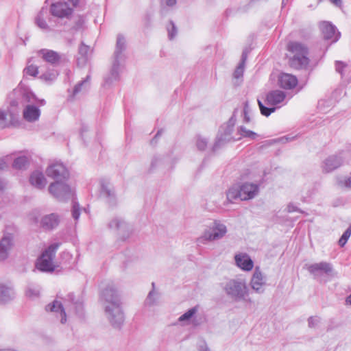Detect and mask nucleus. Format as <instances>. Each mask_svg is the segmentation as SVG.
<instances>
[{"label":"nucleus","mask_w":351,"mask_h":351,"mask_svg":"<svg viewBox=\"0 0 351 351\" xmlns=\"http://www.w3.org/2000/svg\"><path fill=\"white\" fill-rule=\"evenodd\" d=\"M287 49L293 56L289 58V63L291 67L295 69H306L310 62L308 57V47L299 41H290Z\"/></svg>","instance_id":"f257e3e1"},{"label":"nucleus","mask_w":351,"mask_h":351,"mask_svg":"<svg viewBox=\"0 0 351 351\" xmlns=\"http://www.w3.org/2000/svg\"><path fill=\"white\" fill-rule=\"evenodd\" d=\"M49 193L59 201H66L73 199L74 193L70 186L62 181H56L49 186ZM80 215V205L73 199L72 216L77 220Z\"/></svg>","instance_id":"f03ea898"},{"label":"nucleus","mask_w":351,"mask_h":351,"mask_svg":"<svg viewBox=\"0 0 351 351\" xmlns=\"http://www.w3.org/2000/svg\"><path fill=\"white\" fill-rule=\"evenodd\" d=\"M10 106L14 109L10 110V113L12 116L19 106H25L26 104H37L40 106H44L45 101L44 99H38L35 95L31 91L22 89L16 88L10 94Z\"/></svg>","instance_id":"7ed1b4c3"},{"label":"nucleus","mask_w":351,"mask_h":351,"mask_svg":"<svg viewBox=\"0 0 351 351\" xmlns=\"http://www.w3.org/2000/svg\"><path fill=\"white\" fill-rule=\"evenodd\" d=\"M226 226L220 221L215 220L213 223L205 229L202 234L197 238L198 246L206 245L210 242L221 239L227 233Z\"/></svg>","instance_id":"20e7f679"},{"label":"nucleus","mask_w":351,"mask_h":351,"mask_svg":"<svg viewBox=\"0 0 351 351\" xmlns=\"http://www.w3.org/2000/svg\"><path fill=\"white\" fill-rule=\"evenodd\" d=\"M125 40L123 35L119 34L117 38L116 48L114 53V61L109 75L105 78V84L110 85L119 80L120 60L125 49Z\"/></svg>","instance_id":"39448f33"},{"label":"nucleus","mask_w":351,"mask_h":351,"mask_svg":"<svg viewBox=\"0 0 351 351\" xmlns=\"http://www.w3.org/2000/svg\"><path fill=\"white\" fill-rule=\"evenodd\" d=\"M285 97L286 94L280 90H274L267 93L265 95L264 101L268 106V107L265 106L261 100L258 99V104L261 114L265 117H269L276 110V108L273 106L282 102Z\"/></svg>","instance_id":"423d86ee"},{"label":"nucleus","mask_w":351,"mask_h":351,"mask_svg":"<svg viewBox=\"0 0 351 351\" xmlns=\"http://www.w3.org/2000/svg\"><path fill=\"white\" fill-rule=\"evenodd\" d=\"M226 293L234 300H245L248 289L245 280L241 279H230L223 287Z\"/></svg>","instance_id":"0eeeda50"},{"label":"nucleus","mask_w":351,"mask_h":351,"mask_svg":"<svg viewBox=\"0 0 351 351\" xmlns=\"http://www.w3.org/2000/svg\"><path fill=\"white\" fill-rule=\"evenodd\" d=\"M60 245V243H54L42 253L36 263L38 269L44 272H52L55 270L56 265L53 263V258Z\"/></svg>","instance_id":"6e6552de"},{"label":"nucleus","mask_w":351,"mask_h":351,"mask_svg":"<svg viewBox=\"0 0 351 351\" xmlns=\"http://www.w3.org/2000/svg\"><path fill=\"white\" fill-rule=\"evenodd\" d=\"M235 123L236 116L234 113L228 120V123L221 126L216 141L213 146V152H216L226 143L234 140L232 136V134Z\"/></svg>","instance_id":"1a4fd4ad"},{"label":"nucleus","mask_w":351,"mask_h":351,"mask_svg":"<svg viewBox=\"0 0 351 351\" xmlns=\"http://www.w3.org/2000/svg\"><path fill=\"white\" fill-rule=\"evenodd\" d=\"M306 267L315 279L323 274L330 275L333 270L332 265L330 263L325 261L306 265Z\"/></svg>","instance_id":"9d476101"},{"label":"nucleus","mask_w":351,"mask_h":351,"mask_svg":"<svg viewBox=\"0 0 351 351\" xmlns=\"http://www.w3.org/2000/svg\"><path fill=\"white\" fill-rule=\"evenodd\" d=\"M49 10L52 16L60 19H69L73 13V9L62 1L51 3Z\"/></svg>","instance_id":"9b49d317"},{"label":"nucleus","mask_w":351,"mask_h":351,"mask_svg":"<svg viewBox=\"0 0 351 351\" xmlns=\"http://www.w3.org/2000/svg\"><path fill=\"white\" fill-rule=\"evenodd\" d=\"M46 174L56 181H62L69 177V172L65 166L61 162L51 164L46 169Z\"/></svg>","instance_id":"f8f14e48"},{"label":"nucleus","mask_w":351,"mask_h":351,"mask_svg":"<svg viewBox=\"0 0 351 351\" xmlns=\"http://www.w3.org/2000/svg\"><path fill=\"white\" fill-rule=\"evenodd\" d=\"M105 315L114 328L119 329L123 324L125 315L121 308H105Z\"/></svg>","instance_id":"ddd939ff"},{"label":"nucleus","mask_w":351,"mask_h":351,"mask_svg":"<svg viewBox=\"0 0 351 351\" xmlns=\"http://www.w3.org/2000/svg\"><path fill=\"white\" fill-rule=\"evenodd\" d=\"M346 158V152H340L338 155L328 156L322 164V170L325 173H330L339 168L343 162Z\"/></svg>","instance_id":"4468645a"},{"label":"nucleus","mask_w":351,"mask_h":351,"mask_svg":"<svg viewBox=\"0 0 351 351\" xmlns=\"http://www.w3.org/2000/svg\"><path fill=\"white\" fill-rule=\"evenodd\" d=\"M64 305H72L74 307H82L84 304V298L79 295L75 296L73 293H69L64 299V304L58 300L49 303L47 307H63Z\"/></svg>","instance_id":"2eb2a0df"},{"label":"nucleus","mask_w":351,"mask_h":351,"mask_svg":"<svg viewBox=\"0 0 351 351\" xmlns=\"http://www.w3.org/2000/svg\"><path fill=\"white\" fill-rule=\"evenodd\" d=\"M252 289L258 293H262L265 291V286L266 285V277L260 270L258 267H256L253 273L250 281Z\"/></svg>","instance_id":"dca6fc26"},{"label":"nucleus","mask_w":351,"mask_h":351,"mask_svg":"<svg viewBox=\"0 0 351 351\" xmlns=\"http://www.w3.org/2000/svg\"><path fill=\"white\" fill-rule=\"evenodd\" d=\"M319 27L325 40H331V43H333L339 39L340 32L337 31L336 27L332 23L324 21Z\"/></svg>","instance_id":"f3484780"},{"label":"nucleus","mask_w":351,"mask_h":351,"mask_svg":"<svg viewBox=\"0 0 351 351\" xmlns=\"http://www.w3.org/2000/svg\"><path fill=\"white\" fill-rule=\"evenodd\" d=\"M38 53L45 62L52 66H58L62 62V55L52 49H41Z\"/></svg>","instance_id":"a211bd4d"},{"label":"nucleus","mask_w":351,"mask_h":351,"mask_svg":"<svg viewBox=\"0 0 351 351\" xmlns=\"http://www.w3.org/2000/svg\"><path fill=\"white\" fill-rule=\"evenodd\" d=\"M110 230L117 232L119 234H123L122 239H125V234L128 237L129 227L127 223L121 218L114 217L108 224Z\"/></svg>","instance_id":"6ab92c4d"},{"label":"nucleus","mask_w":351,"mask_h":351,"mask_svg":"<svg viewBox=\"0 0 351 351\" xmlns=\"http://www.w3.org/2000/svg\"><path fill=\"white\" fill-rule=\"evenodd\" d=\"M241 200L245 201L254 198L258 193L259 185L245 182L240 185Z\"/></svg>","instance_id":"aec40b11"},{"label":"nucleus","mask_w":351,"mask_h":351,"mask_svg":"<svg viewBox=\"0 0 351 351\" xmlns=\"http://www.w3.org/2000/svg\"><path fill=\"white\" fill-rule=\"evenodd\" d=\"M24 107L23 116L25 121L32 123L38 121L40 116V110L38 107L33 104H26Z\"/></svg>","instance_id":"412c9836"},{"label":"nucleus","mask_w":351,"mask_h":351,"mask_svg":"<svg viewBox=\"0 0 351 351\" xmlns=\"http://www.w3.org/2000/svg\"><path fill=\"white\" fill-rule=\"evenodd\" d=\"M49 18L48 9L46 7H43L35 17V24L43 31L49 32L52 30L50 26L47 23V19Z\"/></svg>","instance_id":"4be33fe9"},{"label":"nucleus","mask_w":351,"mask_h":351,"mask_svg":"<svg viewBox=\"0 0 351 351\" xmlns=\"http://www.w3.org/2000/svg\"><path fill=\"white\" fill-rule=\"evenodd\" d=\"M101 298L114 306V307H119L120 306L119 296L117 290L112 287H107L104 289L101 293Z\"/></svg>","instance_id":"5701e85b"},{"label":"nucleus","mask_w":351,"mask_h":351,"mask_svg":"<svg viewBox=\"0 0 351 351\" xmlns=\"http://www.w3.org/2000/svg\"><path fill=\"white\" fill-rule=\"evenodd\" d=\"M236 265L242 270L250 271L254 267V262L246 253L236 254L234 256Z\"/></svg>","instance_id":"b1692460"},{"label":"nucleus","mask_w":351,"mask_h":351,"mask_svg":"<svg viewBox=\"0 0 351 351\" xmlns=\"http://www.w3.org/2000/svg\"><path fill=\"white\" fill-rule=\"evenodd\" d=\"M298 82L297 77L289 73H282L278 78V85L284 89H292L297 86Z\"/></svg>","instance_id":"393cba45"},{"label":"nucleus","mask_w":351,"mask_h":351,"mask_svg":"<svg viewBox=\"0 0 351 351\" xmlns=\"http://www.w3.org/2000/svg\"><path fill=\"white\" fill-rule=\"evenodd\" d=\"M14 297L15 293L11 285L0 284V303H5Z\"/></svg>","instance_id":"a878e982"},{"label":"nucleus","mask_w":351,"mask_h":351,"mask_svg":"<svg viewBox=\"0 0 351 351\" xmlns=\"http://www.w3.org/2000/svg\"><path fill=\"white\" fill-rule=\"evenodd\" d=\"M29 182L34 187L38 189H43L47 184V180L43 172L35 171L29 177Z\"/></svg>","instance_id":"bb28decb"},{"label":"nucleus","mask_w":351,"mask_h":351,"mask_svg":"<svg viewBox=\"0 0 351 351\" xmlns=\"http://www.w3.org/2000/svg\"><path fill=\"white\" fill-rule=\"evenodd\" d=\"M59 217L56 214L51 213L42 218L41 226L46 230H52L59 223Z\"/></svg>","instance_id":"cd10ccee"},{"label":"nucleus","mask_w":351,"mask_h":351,"mask_svg":"<svg viewBox=\"0 0 351 351\" xmlns=\"http://www.w3.org/2000/svg\"><path fill=\"white\" fill-rule=\"evenodd\" d=\"M12 246V238L5 236L0 241V261L5 260L8 256V250Z\"/></svg>","instance_id":"c85d7f7f"},{"label":"nucleus","mask_w":351,"mask_h":351,"mask_svg":"<svg viewBox=\"0 0 351 351\" xmlns=\"http://www.w3.org/2000/svg\"><path fill=\"white\" fill-rule=\"evenodd\" d=\"M8 101H9V104H10V95L8 96ZM19 108H17V110L14 112V113L12 116H11L9 110H13L14 109V108H12L10 105L8 108L7 112H5L3 110H0V128L1 129L5 128L9 125V123L7 121V115L9 114L11 119H12L14 118V117L15 116V114L19 112Z\"/></svg>","instance_id":"c756f323"},{"label":"nucleus","mask_w":351,"mask_h":351,"mask_svg":"<svg viewBox=\"0 0 351 351\" xmlns=\"http://www.w3.org/2000/svg\"><path fill=\"white\" fill-rule=\"evenodd\" d=\"M226 197L229 202H232L237 199L241 200L240 185L235 184L232 186L226 192Z\"/></svg>","instance_id":"7c9ffc66"},{"label":"nucleus","mask_w":351,"mask_h":351,"mask_svg":"<svg viewBox=\"0 0 351 351\" xmlns=\"http://www.w3.org/2000/svg\"><path fill=\"white\" fill-rule=\"evenodd\" d=\"M238 134L240 135V137L238 139H241L242 138H249L251 140H254L258 137V134L250 130H247L245 127L241 125L237 129Z\"/></svg>","instance_id":"2f4dec72"},{"label":"nucleus","mask_w":351,"mask_h":351,"mask_svg":"<svg viewBox=\"0 0 351 351\" xmlns=\"http://www.w3.org/2000/svg\"><path fill=\"white\" fill-rule=\"evenodd\" d=\"M89 51L90 47L84 43H82L79 47V54L81 57L77 59L78 64H84L87 62Z\"/></svg>","instance_id":"473e14b6"},{"label":"nucleus","mask_w":351,"mask_h":351,"mask_svg":"<svg viewBox=\"0 0 351 351\" xmlns=\"http://www.w3.org/2000/svg\"><path fill=\"white\" fill-rule=\"evenodd\" d=\"M58 71L53 69L48 70L45 73H43L40 76V79L47 83H51L58 77Z\"/></svg>","instance_id":"72a5a7b5"},{"label":"nucleus","mask_w":351,"mask_h":351,"mask_svg":"<svg viewBox=\"0 0 351 351\" xmlns=\"http://www.w3.org/2000/svg\"><path fill=\"white\" fill-rule=\"evenodd\" d=\"M336 184L340 189H350L351 188V176H337Z\"/></svg>","instance_id":"f704fd0d"},{"label":"nucleus","mask_w":351,"mask_h":351,"mask_svg":"<svg viewBox=\"0 0 351 351\" xmlns=\"http://www.w3.org/2000/svg\"><path fill=\"white\" fill-rule=\"evenodd\" d=\"M245 65L239 64L237 66L234 73L233 77L235 80L234 84L237 86H239L243 82V76L244 73Z\"/></svg>","instance_id":"c9c22d12"},{"label":"nucleus","mask_w":351,"mask_h":351,"mask_svg":"<svg viewBox=\"0 0 351 351\" xmlns=\"http://www.w3.org/2000/svg\"><path fill=\"white\" fill-rule=\"evenodd\" d=\"M90 75H87L86 77L77 83L73 90V95L75 96L80 93L83 88H86L89 86Z\"/></svg>","instance_id":"e433bc0d"},{"label":"nucleus","mask_w":351,"mask_h":351,"mask_svg":"<svg viewBox=\"0 0 351 351\" xmlns=\"http://www.w3.org/2000/svg\"><path fill=\"white\" fill-rule=\"evenodd\" d=\"M28 162V159L26 156H19L14 159L12 167L16 169H22L25 168Z\"/></svg>","instance_id":"4c0bfd02"},{"label":"nucleus","mask_w":351,"mask_h":351,"mask_svg":"<svg viewBox=\"0 0 351 351\" xmlns=\"http://www.w3.org/2000/svg\"><path fill=\"white\" fill-rule=\"evenodd\" d=\"M101 194L108 199V202L113 204L114 202V193L108 187V186L101 184Z\"/></svg>","instance_id":"58836bf2"},{"label":"nucleus","mask_w":351,"mask_h":351,"mask_svg":"<svg viewBox=\"0 0 351 351\" xmlns=\"http://www.w3.org/2000/svg\"><path fill=\"white\" fill-rule=\"evenodd\" d=\"M50 311L53 313L57 317H60L62 324L66 321V313L64 308H50Z\"/></svg>","instance_id":"ea45409f"},{"label":"nucleus","mask_w":351,"mask_h":351,"mask_svg":"<svg viewBox=\"0 0 351 351\" xmlns=\"http://www.w3.org/2000/svg\"><path fill=\"white\" fill-rule=\"evenodd\" d=\"M25 75L36 77L38 74V67L34 64L27 65L23 70Z\"/></svg>","instance_id":"a19ab883"},{"label":"nucleus","mask_w":351,"mask_h":351,"mask_svg":"<svg viewBox=\"0 0 351 351\" xmlns=\"http://www.w3.org/2000/svg\"><path fill=\"white\" fill-rule=\"evenodd\" d=\"M196 309L197 308H189V310L187 312H186L179 317L178 321L180 322H189L196 313Z\"/></svg>","instance_id":"79ce46f5"},{"label":"nucleus","mask_w":351,"mask_h":351,"mask_svg":"<svg viewBox=\"0 0 351 351\" xmlns=\"http://www.w3.org/2000/svg\"><path fill=\"white\" fill-rule=\"evenodd\" d=\"M351 235V226H349L346 231L343 233L342 236L339 240V245L341 247H343L347 243L348 239Z\"/></svg>","instance_id":"37998d69"},{"label":"nucleus","mask_w":351,"mask_h":351,"mask_svg":"<svg viewBox=\"0 0 351 351\" xmlns=\"http://www.w3.org/2000/svg\"><path fill=\"white\" fill-rule=\"evenodd\" d=\"M168 32V36L170 40L174 38L177 34V28L172 21H169V25L167 27Z\"/></svg>","instance_id":"c03bdc74"},{"label":"nucleus","mask_w":351,"mask_h":351,"mask_svg":"<svg viewBox=\"0 0 351 351\" xmlns=\"http://www.w3.org/2000/svg\"><path fill=\"white\" fill-rule=\"evenodd\" d=\"M196 145L199 150L204 151L207 147L208 141L206 138L198 136L197 138Z\"/></svg>","instance_id":"a18cd8bd"},{"label":"nucleus","mask_w":351,"mask_h":351,"mask_svg":"<svg viewBox=\"0 0 351 351\" xmlns=\"http://www.w3.org/2000/svg\"><path fill=\"white\" fill-rule=\"evenodd\" d=\"M39 293L40 289L38 287H32L29 286L26 290V295L31 298L38 296Z\"/></svg>","instance_id":"49530a36"},{"label":"nucleus","mask_w":351,"mask_h":351,"mask_svg":"<svg viewBox=\"0 0 351 351\" xmlns=\"http://www.w3.org/2000/svg\"><path fill=\"white\" fill-rule=\"evenodd\" d=\"M348 68V64L341 61L335 62V69L337 72L341 74V77H343L344 71Z\"/></svg>","instance_id":"de8ad7c7"},{"label":"nucleus","mask_w":351,"mask_h":351,"mask_svg":"<svg viewBox=\"0 0 351 351\" xmlns=\"http://www.w3.org/2000/svg\"><path fill=\"white\" fill-rule=\"evenodd\" d=\"M250 108L249 106V102L246 101L244 102L243 106V121L245 123H249L250 121Z\"/></svg>","instance_id":"09e8293b"},{"label":"nucleus","mask_w":351,"mask_h":351,"mask_svg":"<svg viewBox=\"0 0 351 351\" xmlns=\"http://www.w3.org/2000/svg\"><path fill=\"white\" fill-rule=\"evenodd\" d=\"M152 290L149 291V293L147 295V301L150 304H154V302L155 300V296L157 295V292L155 291V283L152 282Z\"/></svg>","instance_id":"8fccbe9b"},{"label":"nucleus","mask_w":351,"mask_h":351,"mask_svg":"<svg viewBox=\"0 0 351 351\" xmlns=\"http://www.w3.org/2000/svg\"><path fill=\"white\" fill-rule=\"evenodd\" d=\"M198 351H211L204 340H201L197 346Z\"/></svg>","instance_id":"3c124183"},{"label":"nucleus","mask_w":351,"mask_h":351,"mask_svg":"<svg viewBox=\"0 0 351 351\" xmlns=\"http://www.w3.org/2000/svg\"><path fill=\"white\" fill-rule=\"evenodd\" d=\"M308 322L309 327H315L319 322V318L318 317H311L308 318Z\"/></svg>","instance_id":"603ef678"},{"label":"nucleus","mask_w":351,"mask_h":351,"mask_svg":"<svg viewBox=\"0 0 351 351\" xmlns=\"http://www.w3.org/2000/svg\"><path fill=\"white\" fill-rule=\"evenodd\" d=\"M287 211L289 213H292V212H295V211H297V212H299V213H303L301 210H300L297 206H295L293 204H291L290 203L288 206H287Z\"/></svg>","instance_id":"864d4df0"},{"label":"nucleus","mask_w":351,"mask_h":351,"mask_svg":"<svg viewBox=\"0 0 351 351\" xmlns=\"http://www.w3.org/2000/svg\"><path fill=\"white\" fill-rule=\"evenodd\" d=\"M328 101H326V100H320L318 102V108L320 110H324V106H325V104L326 103H328Z\"/></svg>","instance_id":"5fc2aeb1"},{"label":"nucleus","mask_w":351,"mask_h":351,"mask_svg":"<svg viewBox=\"0 0 351 351\" xmlns=\"http://www.w3.org/2000/svg\"><path fill=\"white\" fill-rule=\"evenodd\" d=\"M246 60H247V53L244 51L242 53L241 60L239 64L245 65Z\"/></svg>","instance_id":"6e6d98bb"},{"label":"nucleus","mask_w":351,"mask_h":351,"mask_svg":"<svg viewBox=\"0 0 351 351\" xmlns=\"http://www.w3.org/2000/svg\"><path fill=\"white\" fill-rule=\"evenodd\" d=\"M332 4L336 5L337 7L341 8L342 6V0H329Z\"/></svg>","instance_id":"4d7b16f0"},{"label":"nucleus","mask_w":351,"mask_h":351,"mask_svg":"<svg viewBox=\"0 0 351 351\" xmlns=\"http://www.w3.org/2000/svg\"><path fill=\"white\" fill-rule=\"evenodd\" d=\"M7 167V164L4 159H0V171L3 170Z\"/></svg>","instance_id":"13d9d810"},{"label":"nucleus","mask_w":351,"mask_h":351,"mask_svg":"<svg viewBox=\"0 0 351 351\" xmlns=\"http://www.w3.org/2000/svg\"><path fill=\"white\" fill-rule=\"evenodd\" d=\"M165 3L167 6H173L176 4V0H165Z\"/></svg>","instance_id":"bf43d9fd"},{"label":"nucleus","mask_w":351,"mask_h":351,"mask_svg":"<svg viewBox=\"0 0 351 351\" xmlns=\"http://www.w3.org/2000/svg\"><path fill=\"white\" fill-rule=\"evenodd\" d=\"M5 182L3 179L0 178V191H3L5 188Z\"/></svg>","instance_id":"052dcab7"},{"label":"nucleus","mask_w":351,"mask_h":351,"mask_svg":"<svg viewBox=\"0 0 351 351\" xmlns=\"http://www.w3.org/2000/svg\"><path fill=\"white\" fill-rule=\"evenodd\" d=\"M162 130H158L154 138L152 140L151 143H154L156 141L157 138L162 134Z\"/></svg>","instance_id":"680f3d73"},{"label":"nucleus","mask_w":351,"mask_h":351,"mask_svg":"<svg viewBox=\"0 0 351 351\" xmlns=\"http://www.w3.org/2000/svg\"><path fill=\"white\" fill-rule=\"evenodd\" d=\"M158 158H153L152 161V163H151V166L152 167H154L156 165V162L158 161Z\"/></svg>","instance_id":"e2e57ef3"},{"label":"nucleus","mask_w":351,"mask_h":351,"mask_svg":"<svg viewBox=\"0 0 351 351\" xmlns=\"http://www.w3.org/2000/svg\"><path fill=\"white\" fill-rule=\"evenodd\" d=\"M346 303L348 305H351V294L346 298Z\"/></svg>","instance_id":"0e129e2a"},{"label":"nucleus","mask_w":351,"mask_h":351,"mask_svg":"<svg viewBox=\"0 0 351 351\" xmlns=\"http://www.w3.org/2000/svg\"><path fill=\"white\" fill-rule=\"evenodd\" d=\"M69 1L73 4V6H76L78 4L80 0H69Z\"/></svg>","instance_id":"69168bd1"},{"label":"nucleus","mask_w":351,"mask_h":351,"mask_svg":"<svg viewBox=\"0 0 351 351\" xmlns=\"http://www.w3.org/2000/svg\"><path fill=\"white\" fill-rule=\"evenodd\" d=\"M72 42H73V39H68L67 40V43H68L69 45H71Z\"/></svg>","instance_id":"338daca9"},{"label":"nucleus","mask_w":351,"mask_h":351,"mask_svg":"<svg viewBox=\"0 0 351 351\" xmlns=\"http://www.w3.org/2000/svg\"><path fill=\"white\" fill-rule=\"evenodd\" d=\"M0 351H15V350H13L11 349H3V350H1Z\"/></svg>","instance_id":"774afa93"}]
</instances>
